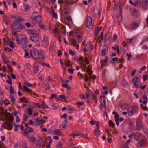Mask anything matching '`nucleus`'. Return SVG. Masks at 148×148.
Here are the masks:
<instances>
[{
  "label": "nucleus",
  "mask_w": 148,
  "mask_h": 148,
  "mask_svg": "<svg viewBox=\"0 0 148 148\" xmlns=\"http://www.w3.org/2000/svg\"><path fill=\"white\" fill-rule=\"evenodd\" d=\"M23 20L18 18L16 20L11 26L12 29L16 32H20L23 29L24 26L22 25L21 22Z\"/></svg>",
  "instance_id": "nucleus-1"
},
{
  "label": "nucleus",
  "mask_w": 148,
  "mask_h": 148,
  "mask_svg": "<svg viewBox=\"0 0 148 148\" xmlns=\"http://www.w3.org/2000/svg\"><path fill=\"white\" fill-rule=\"evenodd\" d=\"M31 56L44 55L45 54L44 52L42 50H38L36 49H34L30 51Z\"/></svg>",
  "instance_id": "nucleus-2"
},
{
  "label": "nucleus",
  "mask_w": 148,
  "mask_h": 148,
  "mask_svg": "<svg viewBox=\"0 0 148 148\" xmlns=\"http://www.w3.org/2000/svg\"><path fill=\"white\" fill-rule=\"evenodd\" d=\"M141 76L140 75H136L133 79V81H134V85L136 87H138L140 86L139 83Z\"/></svg>",
  "instance_id": "nucleus-3"
},
{
  "label": "nucleus",
  "mask_w": 148,
  "mask_h": 148,
  "mask_svg": "<svg viewBox=\"0 0 148 148\" xmlns=\"http://www.w3.org/2000/svg\"><path fill=\"white\" fill-rule=\"evenodd\" d=\"M38 140L36 143L37 147H43L45 145V143L43 141V138L39 136H37Z\"/></svg>",
  "instance_id": "nucleus-4"
},
{
  "label": "nucleus",
  "mask_w": 148,
  "mask_h": 148,
  "mask_svg": "<svg viewBox=\"0 0 148 148\" xmlns=\"http://www.w3.org/2000/svg\"><path fill=\"white\" fill-rule=\"evenodd\" d=\"M136 124L137 130H139L143 127V121L140 118H138L136 120Z\"/></svg>",
  "instance_id": "nucleus-5"
},
{
  "label": "nucleus",
  "mask_w": 148,
  "mask_h": 148,
  "mask_svg": "<svg viewBox=\"0 0 148 148\" xmlns=\"http://www.w3.org/2000/svg\"><path fill=\"white\" fill-rule=\"evenodd\" d=\"M137 108L134 106H131L128 108V113L130 116H132V115L136 111Z\"/></svg>",
  "instance_id": "nucleus-6"
},
{
  "label": "nucleus",
  "mask_w": 148,
  "mask_h": 148,
  "mask_svg": "<svg viewBox=\"0 0 148 148\" xmlns=\"http://www.w3.org/2000/svg\"><path fill=\"white\" fill-rule=\"evenodd\" d=\"M92 21V18L90 16H88L87 18L86 26L89 29H91L93 28Z\"/></svg>",
  "instance_id": "nucleus-7"
},
{
  "label": "nucleus",
  "mask_w": 148,
  "mask_h": 148,
  "mask_svg": "<svg viewBox=\"0 0 148 148\" xmlns=\"http://www.w3.org/2000/svg\"><path fill=\"white\" fill-rule=\"evenodd\" d=\"M23 37L21 40V43L22 47L24 48H26L27 45V40L25 35H23Z\"/></svg>",
  "instance_id": "nucleus-8"
},
{
  "label": "nucleus",
  "mask_w": 148,
  "mask_h": 148,
  "mask_svg": "<svg viewBox=\"0 0 148 148\" xmlns=\"http://www.w3.org/2000/svg\"><path fill=\"white\" fill-rule=\"evenodd\" d=\"M108 52V48L106 44H104L103 46L101 53L103 56H104L107 54Z\"/></svg>",
  "instance_id": "nucleus-9"
},
{
  "label": "nucleus",
  "mask_w": 148,
  "mask_h": 148,
  "mask_svg": "<svg viewBox=\"0 0 148 148\" xmlns=\"http://www.w3.org/2000/svg\"><path fill=\"white\" fill-rule=\"evenodd\" d=\"M64 22L65 24L68 25H71L72 24V21L71 16L65 17Z\"/></svg>",
  "instance_id": "nucleus-10"
},
{
  "label": "nucleus",
  "mask_w": 148,
  "mask_h": 148,
  "mask_svg": "<svg viewBox=\"0 0 148 148\" xmlns=\"http://www.w3.org/2000/svg\"><path fill=\"white\" fill-rule=\"evenodd\" d=\"M31 40L34 42H37L39 39V36L38 34H36L34 35H32L30 37Z\"/></svg>",
  "instance_id": "nucleus-11"
},
{
  "label": "nucleus",
  "mask_w": 148,
  "mask_h": 148,
  "mask_svg": "<svg viewBox=\"0 0 148 148\" xmlns=\"http://www.w3.org/2000/svg\"><path fill=\"white\" fill-rule=\"evenodd\" d=\"M139 25L138 23L133 22L130 25L129 28L130 29L134 30L138 27Z\"/></svg>",
  "instance_id": "nucleus-12"
},
{
  "label": "nucleus",
  "mask_w": 148,
  "mask_h": 148,
  "mask_svg": "<svg viewBox=\"0 0 148 148\" xmlns=\"http://www.w3.org/2000/svg\"><path fill=\"white\" fill-rule=\"evenodd\" d=\"M68 123V121L65 120L62 121L60 125V128L61 130H63L64 128L66 127V124Z\"/></svg>",
  "instance_id": "nucleus-13"
},
{
  "label": "nucleus",
  "mask_w": 148,
  "mask_h": 148,
  "mask_svg": "<svg viewBox=\"0 0 148 148\" xmlns=\"http://www.w3.org/2000/svg\"><path fill=\"white\" fill-rule=\"evenodd\" d=\"M118 53L119 55H121V56L125 55H126V56H131V54H129L127 53H126V52L123 47H120V51H119V53Z\"/></svg>",
  "instance_id": "nucleus-14"
},
{
  "label": "nucleus",
  "mask_w": 148,
  "mask_h": 148,
  "mask_svg": "<svg viewBox=\"0 0 148 148\" xmlns=\"http://www.w3.org/2000/svg\"><path fill=\"white\" fill-rule=\"evenodd\" d=\"M142 5L143 8L145 9H148V0H143Z\"/></svg>",
  "instance_id": "nucleus-15"
},
{
  "label": "nucleus",
  "mask_w": 148,
  "mask_h": 148,
  "mask_svg": "<svg viewBox=\"0 0 148 148\" xmlns=\"http://www.w3.org/2000/svg\"><path fill=\"white\" fill-rule=\"evenodd\" d=\"M146 143V141L144 139H141L139 140L138 143V146L141 147L144 146Z\"/></svg>",
  "instance_id": "nucleus-16"
},
{
  "label": "nucleus",
  "mask_w": 148,
  "mask_h": 148,
  "mask_svg": "<svg viewBox=\"0 0 148 148\" xmlns=\"http://www.w3.org/2000/svg\"><path fill=\"white\" fill-rule=\"evenodd\" d=\"M38 17H41L40 14L37 12H34L32 14L31 18H36Z\"/></svg>",
  "instance_id": "nucleus-17"
},
{
  "label": "nucleus",
  "mask_w": 148,
  "mask_h": 148,
  "mask_svg": "<svg viewBox=\"0 0 148 148\" xmlns=\"http://www.w3.org/2000/svg\"><path fill=\"white\" fill-rule=\"evenodd\" d=\"M48 45V40L47 38L44 37L42 42V45L45 47H46Z\"/></svg>",
  "instance_id": "nucleus-18"
},
{
  "label": "nucleus",
  "mask_w": 148,
  "mask_h": 148,
  "mask_svg": "<svg viewBox=\"0 0 148 148\" xmlns=\"http://www.w3.org/2000/svg\"><path fill=\"white\" fill-rule=\"evenodd\" d=\"M12 122L10 121H8L5 122L6 125L9 128V130H11L13 127L12 125Z\"/></svg>",
  "instance_id": "nucleus-19"
},
{
  "label": "nucleus",
  "mask_w": 148,
  "mask_h": 148,
  "mask_svg": "<svg viewBox=\"0 0 148 148\" xmlns=\"http://www.w3.org/2000/svg\"><path fill=\"white\" fill-rule=\"evenodd\" d=\"M140 133L137 132L134 133V139L136 140H138L140 138Z\"/></svg>",
  "instance_id": "nucleus-20"
},
{
  "label": "nucleus",
  "mask_w": 148,
  "mask_h": 148,
  "mask_svg": "<svg viewBox=\"0 0 148 148\" xmlns=\"http://www.w3.org/2000/svg\"><path fill=\"white\" fill-rule=\"evenodd\" d=\"M24 131L25 132L24 133V134H27L32 132L33 131V129L31 127H27L25 129Z\"/></svg>",
  "instance_id": "nucleus-21"
},
{
  "label": "nucleus",
  "mask_w": 148,
  "mask_h": 148,
  "mask_svg": "<svg viewBox=\"0 0 148 148\" xmlns=\"http://www.w3.org/2000/svg\"><path fill=\"white\" fill-rule=\"evenodd\" d=\"M108 60V57L107 56L105 57V59L102 60L101 61V64L102 65H105L107 62V61Z\"/></svg>",
  "instance_id": "nucleus-22"
},
{
  "label": "nucleus",
  "mask_w": 148,
  "mask_h": 148,
  "mask_svg": "<svg viewBox=\"0 0 148 148\" xmlns=\"http://www.w3.org/2000/svg\"><path fill=\"white\" fill-rule=\"evenodd\" d=\"M4 20L5 21L6 24L8 25L10 21L8 19V17L6 15H5L3 17Z\"/></svg>",
  "instance_id": "nucleus-23"
},
{
  "label": "nucleus",
  "mask_w": 148,
  "mask_h": 148,
  "mask_svg": "<svg viewBox=\"0 0 148 148\" xmlns=\"http://www.w3.org/2000/svg\"><path fill=\"white\" fill-rule=\"evenodd\" d=\"M28 32L31 34H32V35H34V34H38L37 32L35 30H31V29H29L28 31Z\"/></svg>",
  "instance_id": "nucleus-24"
},
{
  "label": "nucleus",
  "mask_w": 148,
  "mask_h": 148,
  "mask_svg": "<svg viewBox=\"0 0 148 148\" xmlns=\"http://www.w3.org/2000/svg\"><path fill=\"white\" fill-rule=\"evenodd\" d=\"M39 66H38L34 65V73H36L38 72Z\"/></svg>",
  "instance_id": "nucleus-25"
},
{
  "label": "nucleus",
  "mask_w": 148,
  "mask_h": 148,
  "mask_svg": "<svg viewBox=\"0 0 148 148\" xmlns=\"http://www.w3.org/2000/svg\"><path fill=\"white\" fill-rule=\"evenodd\" d=\"M120 107L122 110H125L127 108V104L126 103L121 104Z\"/></svg>",
  "instance_id": "nucleus-26"
},
{
  "label": "nucleus",
  "mask_w": 148,
  "mask_h": 148,
  "mask_svg": "<svg viewBox=\"0 0 148 148\" xmlns=\"http://www.w3.org/2000/svg\"><path fill=\"white\" fill-rule=\"evenodd\" d=\"M20 100L22 103L23 102L27 103L28 102L27 100L24 97L20 98Z\"/></svg>",
  "instance_id": "nucleus-27"
},
{
  "label": "nucleus",
  "mask_w": 148,
  "mask_h": 148,
  "mask_svg": "<svg viewBox=\"0 0 148 148\" xmlns=\"http://www.w3.org/2000/svg\"><path fill=\"white\" fill-rule=\"evenodd\" d=\"M23 87L24 89H25V91H26L30 93H31L32 92V90H31L29 89L25 85H23Z\"/></svg>",
  "instance_id": "nucleus-28"
},
{
  "label": "nucleus",
  "mask_w": 148,
  "mask_h": 148,
  "mask_svg": "<svg viewBox=\"0 0 148 148\" xmlns=\"http://www.w3.org/2000/svg\"><path fill=\"white\" fill-rule=\"evenodd\" d=\"M100 102L101 103V104L100 105V107L101 109H102L103 106H105V101L103 99V101H102V100H101Z\"/></svg>",
  "instance_id": "nucleus-29"
},
{
  "label": "nucleus",
  "mask_w": 148,
  "mask_h": 148,
  "mask_svg": "<svg viewBox=\"0 0 148 148\" xmlns=\"http://www.w3.org/2000/svg\"><path fill=\"white\" fill-rule=\"evenodd\" d=\"M109 125L112 128H114L115 126V124L111 120H110L109 121Z\"/></svg>",
  "instance_id": "nucleus-30"
},
{
  "label": "nucleus",
  "mask_w": 148,
  "mask_h": 148,
  "mask_svg": "<svg viewBox=\"0 0 148 148\" xmlns=\"http://www.w3.org/2000/svg\"><path fill=\"white\" fill-rule=\"evenodd\" d=\"M67 110L68 111V112L69 113H72L74 110V109L73 107H71L70 106H69L67 108Z\"/></svg>",
  "instance_id": "nucleus-31"
},
{
  "label": "nucleus",
  "mask_w": 148,
  "mask_h": 148,
  "mask_svg": "<svg viewBox=\"0 0 148 148\" xmlns=\"http://www.w3.org/2000/svg\"><path fill=\"white\" fill-rule=\"evenodd\" d=\"M9 97L11 99V100H10L11 101L13 104H14L16 101V100L14 98L13 95H10Z\"/></svg>",
  "instance_id": "nucleus-32"
},
{
  "label": "nucleus",
  "mask_w": 148,
  "mask_h": 148,
  "mask_svg": "<svg viewBox=\"0 0 148 148\" xmlns=\"http://www.w3.org/2000/svg\"><path fill=\"white\" fill-rule=\"evenodd\" d=\"M29 140L32 142H34L36 141V139L33 135H32L29 137Z\"/></svg>",
  "instance_id": "nucleus-33"
},
{
  "label": "nucleus",
  "mask_w": 148,
  "mask_h": 148,
  "mask_svg": "<svg viewBox=\"0 0 148 148\" xmlns=\"http://www.w3.org/2000/svg\"><path fill=\"white\" fill-rule=\"evenodd\" d=\"M112 48L114 50H115L116 49H117L118 53H119V49L117 45H115L114 46L112 47Z\"/></svg>",
  "instance_id": "nucleus-34"
},
{
  "label": "nucleus",
  "mask_w": 148,
  "mask_h": 148,
  "mask_svg": "<svg viewBox=\"0 0 148 148\" xmlns=\"http://www.w3.org/2000/svg\"><path fill=\"white\" fill-rule=\"evenodd\" d=\"M83 61V60L82 57L79 58L78 60H77V62L79 64H81L82 65H84V64L82 62Z\"/></svg>",
  "instance_id": "nucleus-35"
},
{
  "label": "nucleus",
  "mask_w": 148,
  "mask_h": 148,
  "mask_svg": "<svg viewBox=\"0 0 148 148\" xmlns=\"http://www.w3.org/2000/svg\"><path fill=\"white\" fill-rule=\"evenodd\" d=\"M31 56H27V57L29 58H30ZM31 56L33 58L34 60L37 61V62H39L40 61V58H37L34 57L33 56ZM25 57L26 58L27 57V56H25Z\"/></svg>",
  "instance_id": "nucleus-36"
},
{
  "label": "nucleus",
  "mask_w": 148,
  "mask_h": 148,
  "mask_svg": "<svg viewBox=\"0 0 148 148\" xmlns=\"http://www.w3.org/2000/svg\"><path fill=\"white\" fill-rule=\"evenodd\" d=\"M10 92L11 94H13L14 93V88L12 86H10Z\"/></svg>",
  "instance_id": "nucleus-37"
},
{
  "label": "nucleus",
  "mask_w": 148,
  "mask_h": 148,
  "mask_svg": "<svg viewBox=\"0 0 148 148\" xmlns=\"http://www.w3.org/2000/svg\"><path fill=\"white\" fill-rule=\"evenodd\" d=\"M94 134L95 135L97 136H98L100 135V133L99 132V130H95Z\"/></svg>",
  "instance_id": "nucleus-38"
},
{
  "label": "nucleus",
  "mask_w": 148,
  "mask_h": 148,
  "mask_svg": "<svg viewBox=\"0 0 148 148\" xmlns=\"http://www.w3.org/2000/svg\"><path fill=\"white\" fill-rule=\"evenodd\" d=\"M122 20V15H119L118 16V23L119 25H120V23L121 21V20Z\"/></svg>",
  "instance_id": "nucleus-39"
},
{
  "label": "nucleus",
  "mask_w": 148,
  "mask_h": 148,
  "mask_svg": "<svg viewBox=\"0 0 148 148\" xmlns=\"http://www.w3.org/2000/svg\"><path fill=\"white\" fill-rule=\"evenodd\" d=\"M22 146L23 148H28L27 147V143L25 141H24L22 143Z\"/></svg>",
  "instance_id": "nucleus-40"
},
{
  "label": "nucleus",
  "mask_w": 148,
  "mask_h": 148,
  "mask_svg": "<svg viewBox=\"0 0 148 148\" xmlns=\"http://www.w3.org/2000/svg\"><path fill=\"white\" fill-rule=\"evenodd\" d=\"M133 39L132 38L130 39H126V42L127 44H130L132 41L133 40Z\"/></svg>",
  "instance_id": "nucleus-41"
},
{
  "label": "nucleus",
  "mask_w": 148,
  "mask_h": 148,
  "mask_svg": "<svg viewBox=\"0 0 148 148\" xmlns=\"http://www.w3.org/2000/svg\"><path fill=\"white\" fill-rule=\"evenodd\" d=\"M32 20V23L34 24H36L38 23L39 22L37 21L36 19V18H31Z\"/></svg>",
  "instance_id": "nucleus-42"
},
{
  "label": "nucleus",
  "mask_w": 148,
  "mask_h": 148,
  "mask_svg": "<svg viewBox=\"0 0 148 148\" xmlns=\"http://www.w3.org/2000/svg\"><path fill=\"white\" fill-rule=\"evenodd\" d=\"M3 42L5 44H8L9 43L8 39L7 38H4L3 39Z\"/></svg>",
  "instance_id": "nucleus-43"
},
{
  "label": "nucleus",
  "mask_w": 148,
  "mask_h": 148,
  "mask_svg": "<svg viewBox=\"0 0 148 148\" xmlns=\"http://www.w3.org/2000/svg\"><path fill=\"white\" fill-rule=\"evenodd\" d=\"M55 134H57L58 135H61L60 131L59 130H56L54 131Z\"/></svg>",
  "instance_id": "nucleus-44"
},
{
  "label": "nucleus",
  "mask_w": 148,
  "mask_h": 148,
  "mask_svg": "<svg viewBox=\"0 0 148 148\" xmlns=\"http://www.w3.org/2000/svg\"><path fill=\"white\" fill-rule=\"evenodd\" d=\"M4 57H5V56H3L2 57V58L3 59V61L4 62V63H7V62H8V58H5Z\"/></svg>",
  "instance_id": "nucleus-45"
},
{
  "label": "nucleus",
  "mask_w": 148,
  "mask_h": 148,
  "mask_svg": "<svg viewBox=\"0 0 148 148\" xmlns=\"http://www.w3.org/2000/svg\"><path fill=\"white\" fill-rule=\"evenodd\" d=\"M69 54L71 55H76V52L75 51H73L71 49H70L69 51Z\"/></svg>",
  "instance_id": "nucleus-46"
},
{
  "label": "nucleus",
  "mask_w": 148,
  "mask_h": 148,
  "mask_svg": "<svg viewBox=\"0 0 148 148\" xmlns=\"http://www.w3.org/2000/svg\"><path fill=\"white\" fill-rule=\"evenodd\" d=\"M27 112L28 114L29 115H31L32 114V109L31 108H29L27 109Z\"/></svg>",
  "instance_id": "nucleus-47"
},
{
  "label": "nucleus",
  "mask_w": 148,
  "mask_h": 148,
  "mask_svg": "<svg viewBox=\"0 0 148 148\" xmlns=\"http://www.w3.org/2000/svg\"><path fill=\"white\" fill-rule=\"evenodd\" d=\"M24 5L25 7V9L26 10H29L30 9V7L29 5H27V4H26V5Z\"/></svg>",
  "instance_id": "nucleus-48"
},
{
  "label": "nucleus",
  "mask_w": 148,
  "mask_h": 148,
  "mask_svg": "<svg viewBox=\"0 0 148 148\" xmlns=\"http://www.w3.org/2000/svg\"><path fill=\"white\" fill-rule=\"evenodd\" d=\"M51 98L53 99L54 98H56V99H58V97L56 94H52L51 95Z\"/></svg>",
  "instance_id": "nucleus-49"
},
{
  "label": "nucleus",
  "mask_w": 148,
  "mask_h": 148,
  "mask_svg": "<svg viewBox=\"0 0 148 148\" xmlns=\"http://www.w3.org/2000/svg\"><path fill=\"white\" fill-rule=\"evenodd\" d=\"M75 145V144L72 143V140H71L70 141V144H69V146L71 147H73V146Z\"/></svg>",
  "instance_id": "nucleus-50"
},
{
  "label": "nucleus",
  "mask_w": 148,
  "mask_h": 148,
  "mask_svg": "<svg viewBox=\"0 0 148 148\" xmlns=\"http://www.w3.org/2000/svg\"><path fill=\"white\" fill-rule=\"evenodd\" d=\"M105 96L104 95H102L100 97V101L102 100V101H103V100L104 99L105 101Z\"/></svg>",
  "instance_id": "nucleus-51"
},
{
  "label": "nucleus",
  "mask_w": 148,
  "mask_h": 148,
  "mask_svg": "<svg viewBox=\"0 0 148 148\" xmlns=\"http://www.w3.org/2000/svg\"><path fill=\"white\" fill-rule=\"evenodd\" d=\"M71 42H72L73 45L74 46H76L77 43L76 41L74 39H72Z\"/></svg>",
  "instance_id": "nucleus-52"
},
{
  "label": "nucleus",
  "mask_w": 148,
  "mask_h": 148,
  "mask_svg": "<svg viewBox=\"0 0 148 148\" xmlns=\"http://www.w3.org/2000/svg\"><path fill=\"white\" fill-rule=\"evenodd\" d=\"M55 27H56L55 29L54 30V31L55 34H56L58 32V26L57 25H56Z\"/></svg>",
  "instance_id": "nucleus-53"
},
{
  "label": "nucleus",
  "mask_w": 148,
  "mask_h": 148,
  "mask_svg": "<svg viewBox=\"0 0 148 148\" xmlns=\"http://www.w3.org/2000/svg\"><path fill=\"white\" fill-rule=\"evenodd\" d=\"M129 127L130 129L132 128L133 127V125L132 122L130 121L128 123Z\"/></svg>",
  "instance_id": "nucleus-54"
},
{
  "label": "nucleus",
  "mask_w": 148,
  "mask_h": 148,
  "mask_svg": "<svg viewBox=\"0 0 148 148\" xmlns=\"http://www.w3.org/2000/svg\"><path fill=\"white\" fill-rule=\"evenodd\" d=\"M41 64L43 66H46L49 67H50L49 65L48 64H47L45 62H42L41 63Z\"/></svg>",
  "instance_id": "nucleus-55"
},
{
  "label": "nucleus",
  "mask_w": 148,
  "mask_h": 148,
  "mask_svg": "<svg viewBox=\"0 0 148 148\" xmlns=\"http://www.w3.org/2000/svg\"><path fill=\"white\" fill-rule=\"evenodd\" d=\"M4 103L6 105H8L10 103V101L7 99H6L5 100Z\"/></svg>",
  "instance_id": "nucleus-56"
},
{
  "label": "nucleus",
  "mask_w": 148,
  "mask_h": 148,
  "mask_svg": "<svg viewBox=\"0 0 148 148\" xmlns=\"http://www.w3.org/2000/svg\"><path fill=\"white\" fill-rule=\"evenodd\" d=\"M62 145V143L61 142H59L58 143V145L57 146V148H61Z\"/></svg>",
  "instance_id": "nucleus-57"
},
{
  "label": "nucleus",
  "mask_w": 148,
  "mask_h": 148,
  "mask_svg": "<svg viewBox=\"0 0 148 148\" xmlns=\"http://www.w3.org/2000/svg\"><path fill=\"white\" fill-rule=\"evenodd\" d=\"M99 34V31L98 30H97L96 29L95 30V37H97L98 35Z\"/></svg>",
  "instance_id": "nucleus-58"
},
{
  "label": "nucleus",
  "mask_w": 148,
  "mask_h": 148,
  "mask_svg": "<svg viewBox=\"0 0 148 148\" xmlns=\"http://www.w3.org/2000/svg\"><path fill=\"white\" fill-rule=\"evenodd\" d=\"M39 25L41 29H44L46 28V26L45 25H43L42 24H41L40 22H39Z\"/></svg>",
  "instance_id": "nucleus-59"
},
{
  "label": "nucleus",
  "mask_w": 148,
  "mask_h": 148,
  "mask_svg": "<svg viewBox=\"0 0 148 148\" xmlns=\"http://www.w3.org/2000/svg\"><path fill=\"white\" fill-rule=\"evenodd\" d=\"M80 134L79 133L78 134H71V136L75 137V136H78L80 135Z\"/></svg>",
  "instance_id": "nucleus-60"
},
{
  "label": "nucleus",
  "mask_w": 148,
  "mask_h": 148,
  "mask_svg": "<svg viewBox=\"0 0 148 148\" xmlns=\"http://www.w3.org/2000/svg\"><path fill=\"white\" fill-rule=\"evenodd\" d=\"M80 134V135L81 136L84 138H88L86 136V134H82V133H79Z\"/></svg>",
  "instance_id": "nucleus-61"
},
{
  "label": "nucleus",
  "mask_w": 148,
  "mask_h": 148,
  "mask_svg": "<svg viewBox=\"0 0 148 148\" xmlns=\"http://www.w3.org/2000/svg\"><path fill=\"white\" fill-rule=\"evenodd\" d=\"M137 12V10H133V14H132V16H133L134 17H136V16H135V14H136V12Z\"/></svg>",
  "instance_id": "nucleus-62"
},
{
  "label": "nucleus",
  "mask_w": 148,
  "mask_h": 148,
  "mask_svg": "<svg viewBox=\"0 0 148 148\" xmlns=\"http://www.w3.org/2000/svg\"><path fill=\"white\" fill-rule=\"evenodd\" d=\"M14 127H15V128L14 129V130L15 131H16L18 130V127H20V125H14Z\"/></svg>",
  "instance_id": "nucleus-63"
},
{
  "label": "nucleus",
  "mask_w": 148,
  "mask_h": 148,
  "mask_svg": "<svg viewBox=\"0 0 148 148\" xmlns=\"http://www.w3.org/2000/svg\"><path fill=\"white\" fill-rule=\"evenodd\" d=\"M14 119V117L11 116H10L8 117L9 121H13Z\"/></svg>",
  "instance_id": "nucleus-64"
}]
</instances>
